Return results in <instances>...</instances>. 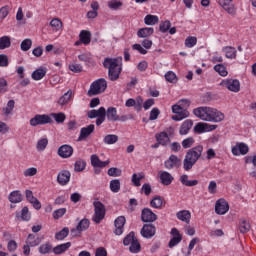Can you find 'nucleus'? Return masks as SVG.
I'll list each match as a JSON object with an SVG mask.
<instances>
[{
	"label": "nucleus",
	"instance_id": "obj_1",
	"mask_svg": "<svg viewBox=\"0 0 256 256\" xmlns=\"http://www.w3.org/2000/svg\"><path fill=\"white\" fill-rule=\"evenodd\" d=\"M193 114L202 121H208L209 123H221L225 121V114L211 107H198L193 110Z\"/></svg>",
	"mask_w": 256,
	"mask_h": 256
},
{
	"label": "nucleus",
	"instance_id": "obj_2",
	"mask_svg": "<svg viewBox=\"0 0 256 256\" xmlns=\"http://www.w3.org/2000/svg\"><path fill=\"white\" fill-rule=\"evenodd\" d=\"M203 155V145L195 146L186 152L183 160L184 171H191L198 159Z\"/></svg>",
	"mask_w": 256,
	"mask_h": 256
},
{
	"label": "nucleus",
	"instance_id": "obj_3",
	"mask_svg": "<svg viewBox=\"0 0 256 256\" xmlns=\"http://www.w3.org/2000/svg\"><path fill=\"white\" fill-rule=\"evenodd\" d=\"M122 58H105L103 62V67L108 69V79L110 81H117L119 75H121V63Z\"/></svg>",
	"mask_w": 256,
	"mask_h": 256
},
{
	"label": "nucleus",
	"instance_id": "obj_4",
	"mask_svg": "<svg viewBox=\"0 0 256 256\" xmlns=\"http://www.w3.org/2000/svg\"><path fill=\"white\" fill-rule=\"evenodd\" d=\"M106 90L107 80H105V78H100L90 85L87 95L88 97H94V95H101V93H105Z\"/></svg>",
	"mask_w": 256,
	"mask_h": 256
},
{
	"label": "nucleus",
	"instance_id": "obj_5",
	"mask_svg": "<svg viewBox=\"0 0 256 256\" xmlns=\"http://www.w3.org/2000/svg\"><path fill=\"white\" fill-rule=\"evenodd\" d=\"M88 119H96L97 127H101L103 123H105V119H107V110L105 107H100L98 110H90L87 112Z\"/></svg>",
	"mask_w": 256,
	"mask_h": 256
},
{
	"label": "nucleus",
	"instance_id": "obj_6",
	"mask_svg": "<svg viewBox=\"0 0 256 256\" xmlns=\"http://www.w3.org/2000/svg\"><path fill=\"white\" fill-rule=\"evenodd\" d=\"M93 206H94V215L92 217V221H94V223L99 225V223H101V221L105 219V213H106L105 205L101 203V201L95 200L93 202Z\"/></svg>",
	"mask_w": 256,
	"mask_h": 256
},
{
	"label": "nucleus",
	"instance_id": "obj_7",
	"mask_svg": "<svg viewBox=\"0 0 256 256\" xmlns=\"http://www.w3.org/2000/svg\"><path fill=\"white\" fill-rule=\"evenodd\" d=\"M52 122L53 119L47 114H36L33 118L30 119L31 127H37V125H48Z\"/></svg>",
	"mask_w": 256,
	"mask_h": 256
},
{
	"label": "nucleus",
	"instance_id": "obj_8",
	"mask_svg": "<svg viewBox=\"0 0 256 256\" xmlns=\"http://www.w3.org/2000/svg\"><path fill=\"white\" fill-rule=\"evenodd\" d=\"M172 113H175V115L172 116V121H183V119L189 117V111L178 104L172 106Z\"/></svg>",
	"mask_w": 256,
	"mask_h": 256
},
{
	"label": "nucleus",
	"instance_id": "obj_9",
	"mask_svg": "<svg viewBox=\"0 0 256 256\" xmlns=\"http://www.w3.org/2000/svg\"><path fill=\"white\" fill-rule=\"evenodd\" d=\"M221 85L233 93H239V91H241V83L237 79L223 80Z\"/></svg>",
	"mask_w": 256,
	"mask_h": 256
},
{
	"label": "nucleus",
	"instance_id": "obj_10",
	"mask_svg": "<svg viewBox=\"0 0 256 256\" xmlns=\"http://www.w3.org/2000/svg\"><path fill=\"white\" fill-rule=\"evenodd\" d=\"M181 165H182L181 158H179L175 154L170 155L169 158L164 162L165 169H168V170L179 169Z\"/></svg>",
	"mask_w": 256,
	"mask_h": 256
},
{
	"label": "nucleus",
	"instance_id": "obj_11",
	"mask_svg": "<svg viewBox=\"0 0 256 256\" xmlns=\"http://www.w3.org/2000/svg\"><path fill=\"white\" fill-rule=\"evenodd\" d=\"M125 223H127V220L125 219V216H119L114 221V235H123V231H125Z\"/></svg>",
	"mask_w": 256,
	"mask_h": 256
},
{
	"label": "nucleus",
	"instance_id": "obj_12",
	"mask_svg": "<svg viewBox=\"0 0 256 256\" xmlns=\"http://www.w3.org/2000/svg\"><path fill=\"white\" fill-rule=\"evenodd\" d=\"M157 219V214L149 208H144L141 212V221L143 223H153Z\"/></svg>",
	"mask_w": 256,
	"mask_h": 256
},
{
	"label": "nucleus",
	"instance_id": "obj_13",
	"mask_svg": "<svg viewBox=\"0 0 256 256\" xmlns=\"http://www.w3.org/2000/svg\"><path fill=\"white\" fill-rule=\"evenodd\" d=\"M156 232H157V229L153 224H144L141 229V235L145 239H151V237H155Z\"/></svg>",
	"mask_w": 256,
	"mask_h": 256
},
{
	"label": "nucleus",
	"instance_id": "obj_14",
	"mask_svg": "<svg viewBox=\"0 0 256 256\" xmlns=\"http://www.w3.org/2000/svg\"><path fill=\"white\" fill-rule=\"evenodd\" d=\"M227 211H229V203L223 198L217 200L215 204V213H217V215H225Z\"/></svg>",
	"mask_w": 256,
	"mask_h": 256
},
{
	"label": "nucleus",
	"instance_id": "obj_15",
	"mask_svg": "<svg viewBox=\"0 0 256 256\" xmlns=\"http://www.w3.org/2000/svg\"><path fill=\"white\" fill-rule=\"evenodd\" d=\"M249 153V146L243 142L237 143L232 147V154L235 156L247 155Z\"/></svg>",
	"mask_w": 256,
	"mask_h": 256
},
{
	"label": "nucleus",
	"instance_id": "obj_16",
	"mask_svg": "<svg viewBox=\"0 0 256 256\" xmlns=\"http://www.w3.org/2000/svg\"><path fill=\"white\" fill-rule=\"evenodd\" d=\"M58 155L62 157V159H69L71 155H73V147L70 145H62L58 148Z\"/></svg>",
	"mask_w": 256,
	"mask_h": 256
},
{
	"label": "nucleus",
	"instance_id": "obj_17",
	"mask_svg": "<svg viewBox=\"0 0 256 256\" xmlns=\"http://www.w3.org/2000/svg\"><path fill=\"white\" fill-rule=\"evenodd\" d=\"M94 131H95V125L94 124H90L87 127L81 128L80 135L78 137V141L87 140V137H89V135H91V133H93Z\"/></svg>",
	"mask_w": 256,
	"mask_h": 256
},
{
	"label": "nucleus",
	"instance_id": "obj_18",
	"mask_svg": "<svg viewBox=\"0 0 256 256\" xmlns=\"http://www.w3.org/2000/svg\"><path fill=\"white\" fill-rule=\"evenodd\" d=\"M219 5L227 11L229 15H235V6L233 5V0H218Z\"/></svg>",
	"mask_w": 256,
	"mask_h": 256
},
{
	"label": "nucleus",
	"instance_id": "obj_19",
	"mask_svg": "<svg viewBox=\"0 0 256 256\" xmlns=\"http://www.w3.org/2000/svg\"><path fill=\"white\" fill-rule=\"evenodd\" d=\"M25 195H26L27 201L30 202L31 205H33L34 209L39 211V209H41V202L39 201V199H37V198H35V196H33V191L26 190Z\"/></svg>",
	"mask_w": 256,
	"mask_h": 256
},
{
	"label": "nucleus",
	"instance_id": "obj_20",
	"mask_svg": "<svg viewBox=\"0 0 256 256\" xmlns=\"http://www.w3.org/2000/svg\"><path fill=\"white\" fill-rule=\"evenodd\" d=\"M71 181V172L68 170H62L57 176V182L59 185H67Z\"/></svg>",
	"mask_w": 256,
	"mask_h": 256
},
{
	"label": "nucleus",
	"instance_id": "obj_21",
	"mask_svg": "<svg viewBox=\"0 0 256 256\" xmlns=\"http://www.w3.org/2000/svg\"><path fill=\"white\" fill-rule=\"evenodd\" d=\"M106 119L112 123L119 121V116L117 115V108L108 107L106 110Z\"/></svg>",
	"mask_w": 256,
	"mask_h": 256
},
{
	"label": "nucleus",
	"instance_id": "obj_22",
	"mask_svg": "<svg viewBox=\"0 0 256 256\" xmlns=\"http://www.w3.org/2000/svg\"><path fill=\"white\" fill-rule=\"evenodd\" d=\"M73 96V91L68 90L66 93H64L57 101V104L60 107H65V105H69V102L71 101V97Z\"/></svg>",
	"mask_w": 256,
	"mask_h": 256
},
{
	"label": "nucleus",
	"instance_id": "obj_23",
	"mask_svg": "<svg viewBox=\"0 0 256 256\" xmlns=\"http://www.w3.org/2000/svg\"><path fill=\"white\" fill-rule=\"evenodd\" d=\"M179 181L184 187H195L199 185V180H189V175L187 174L181 175Z\"/></svg>",
	"mask_w": 256,
	"mask_h": 256
},
{
	"label": "nucleus",
	"instance_id": "obj_24",
	"mask_svg": "<svg viewBox=\"0 0 256 256\" xmlns=\"http://www.w3.org/2000/svg\"><path fill=\"white\" fill-rule=\"evenodd\" d=\"M109 163H111V161L106 160V161H101V159H99V156L93 154L91 156V165L92 167H107V165H109Z\"/></svg>",
	"mask_w": 256,
	"mask_h": 256
},
{
	"label": "nucleus",
	"instance_id": "obj_25",
	"mask_svg": "<svg viewBox=\"0 0 256 256\" xmlns=\"http://www.w3.org/2000/svg\"><path fill=\"white\" fill-rule=\"evenodd\" d=\"M223 53H225L226 59H236L237 49L233 46H225L222 48Z\"/></svg>",
	"mask_w": 256,
	"mask_h": 256
},
{
	"label": "nucleus",
	"instance_id": "obj_26",
	"mask_svg": "<svg viewBox=\"0 0 256 256\" xmlns=\"http://www.w3.org/2000/svg\"><path fill=\"white\" fill-rule=\"evenodd\" d=\"M191 127H193V120H191V119L185 120L182 123V125L180 126L179 134L187 135V133H189V131H191Z\"/></svg>",
	"mask_w": 256,
	"mask_h": 256
},
{
	"label": "nucleus",
	"instance_id": "obj_27",
	"mask_svg": "<svg viewBox=\"0 0 256 256\" xmlns=\"http://www.w3.org/2000/svg\"><path fill=\"white\" fill-rule=\"evenodd\" d=\"M176 217L179 221L189 224L191 221V212L189 210H181L177 212Z\"/></svg>",
	"mask_w": 256,
	"mask_h": 256
},
{
	"label": "nucleus",
	"instance_id": "obj_28",
	"mask_svg": "<svg viewBox=\"0 0 256 256\" xmlns=\"http://www.w3.org/2000/svg\"><path fill=\"white\" fill-rule=\"evenodd\" d=\"M173 176L167 171L160 172V181L162 185H171L173 183Z\"/></svg>",
	"mask_w": 256,
	"mask_h": 256
},
{
	"label": "nucleus",
	"instance_id": "obj_29",
	"mask_svg": "<svg viewBox=\"0 0 256 256\" xmlns=\"http://www.w3.org/2000/svg\"><path fill=\"white\" fill-rule=\"evenodd\" d=\"M155 33V30L153 28L145 27V28H140L137 32V37L140 39H145L147 37H151Z\"/></svg>",
	"mask_w": 256,
	"mask_h": 256
},
{
	"label": "nucleus",
	"instance_id": "obj_30",
	"mask_svg": "<svg viewBox=\"0 0 256 256\" xmlns=\"http://www.w3.org/2000/svg\"><path fill=\"white\" fill-rule=\"evenodd\" d=\"M8 200L10 203H21L23 201V195H21L19 190H15L9 194Z\"/></svg>",
	"mask_w": 256,
	"mask_h": 256
},
{
	"label": "nucleus",
	"instance_id": "obj_31",
	"mask_svg": "<svg viewBox=\"0 0 256 256\" xmlns=\"http://www.w3.org/2000/svg\"><path fill=\"white\" fill-rule=\"evenodd\" d=\"M156 141L165 147L169 141H171V139L169 138V134H167V132H160L159 134H156Z\"/></svg>",
	"mask_w": 256,
	"mask_h": 256
},
{
	"label": "nucleus",
	"instance_id": "obj_32",
	"mask_svg": "<svg viewBox=\"0 0 256 256\" xmlns=\"http://www.w3.org/2000/svg\"><path fill=\"white\" fill-rule=\"evenodd\" d=\"M26 245H30V247H37L41 245V237H36L34 234H29L26 239Z\"/></svg>",
	"mask_w": 256,
	"mask_h": 256
},
{
	"label": "nucleus",
	"instance_id": "obj_33",
	"mask_svg": "<svg viewBox=\"0 0 256 256\" xmlns=\"http://www.w3.org/2000/svg\"><path fill=\"white\" fill-rule=\"evenodd\" d=\"M70 247H71V242L59 244L53 248V253L55 255H61V254L65 253V251H67Z\"/></svg>",
	"mask_w": 256,
	"mask_h": 256
},
{
	"label": "nucleus",
	"instance_id": "obj_34",
	"mask_svg": "<svg viewBox=\"0 0 256 256\" xmlns=\"http://www.w3.org/2000/svg\"><path fill=\"white\" fill-rule=\"evenodd\" d=\"M45 75H47V70L45 68H38L32 72V79L34 81H41Z\"/></svg>",
	"mask_w": 256,
	"mask_h": 256
},
{
	"label": "nucleus",
	"instance_id": "obj_35",
	"mask_svg": "<svg viewBox=\"0 0 256 256\" xmlns=\"http://www.w3.org/2000/svg\"><path fill=\"white\" fill-rule=\"evenodd\" d=\"M80 41L83 45H89L91 43V32L88 30H82L79 34Z\"/></svg>",
	"mask_w": 256,
	"mask_h": 256
},
{
	"label": "nucleus",
	"instance_id": "obj_36",
	"mask_svg": "<svg viewBox=\"0 0 256 256\" xmlns=\"http://www.w3.org/2000/svg\"><path fill=\"white\" fill-rule=\"evenodd\" d=\"M239 231L242 234L249 233L251 231V224L245 219L240 220Z\"/></svg>",
	"mask_w": 256,
	"mask_h": 256
},
{
	"label": "nucleus",
	"instance_id": "obj_37",
	"mask_svg": "<svg viewBox=\"0 0 256 256\" xmlns=\"http://www.w3.org/2000/svg\"><path fill=\"white\" fill-rule=\"evenodd\" d=\"M13 109H15V100H9L7 106L2 109L3 115L8 117V115L13 113Z\"/></svg>",
	"mask_w": 256,
	"mask_h": 256
},
{
	"label": "nucleus",
	"instance_id": "obj_38",
	"mask_svg": "<svg viewBox=\"0 0 256 256\" xmlns=\"http://www.w3.org/2000/svg\"><path fill=\"white\" fill-rule=\"evenodd\" d=\"M105 145H115L119 141V136L115 134H108L103 139Z\"/></svg>",
	"mask_w": 256,
	"mask_h": 256
},
{
	"label": "nucleus",
	"instance_id": "obj_39",
	"mask_svg": "<svg viewBox=\"0 0 256 256\" xmlns=\"http://www.w3.org/2000/svg\"><path fill=\"white\" fill-rule=\"evenodd\" d=\"M69 236V227H64L62 230L55 234L56 241H63Z\"/></svg>",
	"mask_w": 256,
	"mask_h": 256
},
{
	"label": "nucleus",
	"instance_id": "obj_40",
	"mask_svg": "<svg viewBox=\"0 0 256 256\" xmlns=\"http://www.w3.org/2000/svg\"><path fill=\"white\" fill-rule=\"evenodd\" d=\"M85 167H87V162L83 159H79L74 164V171L76 173H81V171H85Z\"/></svg>",
	"mask_w": 256,
	"mask_h": 256
},
{
	"label": "nucleus",
	"instance_id": "obj_41",
	"mask_svg": "<svg viewBox=\"0 0 256 256\" xmlns=\"http://www.w3.org/2000/svg\"><path fill=\"white\" fill-rule=\"evenodd\" d=\"M151 207L154 209H161L163 207V198L161 196H155L151 201H150Z\"/></svg>",
	"mask_w": 256,
	"mask_h": 256
},
{
	"label": "nucleus",
	"instance_id": "obj_42",
	"mask_svg": "<svg viewBox=\"0 0 256 256\" xmlns=\"http://www.w3.org/2000/svg\"><path fill=\"white\" fill-rule=\"evenodd\" d=\"M11 47V38L9 36L0 37V50L9 49Z\"/></svg>",
	"mask_w": 256,
	"mask_h": 256
},
{
	"label": "nucleus",
	"instance_id": "obj_43",
	"mask_svg": "<svg viewBox=\"0 0 256 256\" xmlns=\"http://www.w3.org/2000/svg\"><path fill=\"white\" fill-rule=\"evenodd\" d=\"M145 25H157L159 23V17L148 14L144 18Z\"/></svg>",
	"mask_w": 256,
	"mask_h": 256
},
{
	"label": "nucleus",
	"instance_id": "obj_44",
	"mask_svg": "<svg viewBox=\"0 0 256 256\" xmlns=\"http://www.w3.org/2000/svg\"><path fill=\"white\" fill-rule=\"evenodd\" d=\"M137 237H135V232L131 231L129 234H127L123 239V245L125 247H129L131 243L136 241Z\"/></svg>",
	"mask_w": 256,
	"mask_h": 256
},
{
	"label": "nucleus",
	"instance_id": "obj_45",
	"mask_svg": "<svg viewBox=\"0 0 256 256\" xmlns=\"http://www.w3.org/2000/svg\"><path fill=\"white\" fill-rule=\"evenodd\" d=\"M110 190L112 191V193H119V191H121V181L119 179L111 180Z\"/></svg>",
	"mask_w": 256,
	"mask_h": 256
},
{
	"label": "nucleus",
	"instance_id": "obj_46",
	"mask_svg": "<svg viewBox=\"0 0 256 256\" xmlns=\"http://www.w3.org/2000/svg\"><path fill=\"white\" fill-rule=\"evenodd\" d=\"M53 249V245L49 242L42 244L39 246L38 251L41 255H47Z\"/></svg>",
	"mask_w": 256,
	"mask_h": 256
},
{
	"label": "nucleus",
	"instance_id": "obj_47",
	"mask_svg": "<svg viewBox=\"0 0 256 256\" xmlns=\"http://www.w3.org/2000/svg\"><path fill=\"white\" fill-rule=\"evenodd\" d=\"M51 116L53 117L54 121H56V123L58 124L65 123V120L67 119V115H65V113L63 112L52 113Z\"/></svg>",
	"mask_w": 256,
	"mask_h": 256
},
{
	"label": "nucleus",
	"instance_id": "obj_48",
	"mask_svg": "<svg viewBox=\"0 0 256 256\" xmlns=\"http://www.w3.org/2000/svg\"><path fill=\"white\" fill-rule=\"evenodd\" d=\"M214 71H216V73H219L221 77H227L228 75L227 68L223 64H216L214 66Z\"/></svg>",
	"mask_w": 256,
	"mask_h": 256
},
{
	"label": "nucleus",
	"instance_id": "obj_49",
	"mask_svg": "<svg viewBox=\"0 0 256 256\" xmlns=\"http://www.w3.org/2000/svg\"><path fill=\"white\" fill-rule=\"evenodd\" d=\"M109 9H112V11H117L123 7V2L120 0H111L108 2Z\"/></svg>",
	"mask_w": 256,
	"mask_h": 256
},
{
	"label": "nucleus",
	"instance_id": "obj_50",
	"mask_svg": "<svg viewBox=\"0 0 256 256\" xmlns=\"http://www.w3.org/2000/svg\"><path fill=\"white\" fill-rule=\"evenodd\" d=\"M89 225H90L89 219L84 218L79 221L76 227L83 233V231H87V229H89Z\"/></svg>",
	"mask_w": 256,
	"mask_h": 256
},
{
	"label": "nucleus",
	"instance_id": "obj_51",
	"mask_svg": "<svg viewBox=\"0 0 256 256\" xmlns=\"http://www.w3.org/2000/svg\"><path fill=\"white\" fill-rule=\"evenodd\" d=\"M47 145H49V140L47 138H41L36 145L37 151H45Z\"/></svg>",
	"mask_w": 256,
	"mask_h": 256
},
{
	"label": "nucleus",
	"instance_id": "obj_52",
	"mask_svg": "<svg viewBox=\"0 0 256 256\" xmlns=\"http://www.w3.org/2000/svg\"><path fill=\"white\" fill-rule=\"evenodd\" d=\"M33 46V41L29 38L24 39L20 44L21 51H29Z\"/></svg>",
	"mask_w": 256,
	"mask_h": 256
},
{
	"label": "nucleus",
	"instance_id": "obj_53",
	"mask_svg": "<svg viewBox=\"0 0 256 256\" xmlns=\"http://www.w3.org/2000/svg\"><path fill=\"white\" fill-rule=\"evenodd\" d=\"M129 251L130 253H139L141 251V244L137 238L130 244Z\"/></svg>",
	"mask_w": 256,
	"mask_h": 256
},
{
	"label": "nucleus",
	"instance_id": "obj_54",
	"mask_svg": "<svg viewBox=\"0 0 256 256\" xmlns=\"http://www.w3.org/2000/svg\"><path fill=\"white\" fill-rule=\"evenodd\" d=\"M171 29V21L166 20L164 22H161L159 25V31L161 33H167Z\"/></svg>",
	"mask_w": 256,
	"mask_h": 256
},
{
	"label": "nucleus",
	"instance_id": "obj_55",
	"mask_svg": "<svg viewBox=\"0 0 256 256\" xmlns=\"http://www.w3.org/2000/svg\"><path fill=\"white\" fill-rule=\"evenodd\" d=\"M197 45V37L189 36L185 39V46L191 49V47H195Z\"/></svg>",
	"mask_w": 256,
	"mask_h": 256
},
{
	"label": "nucleus",
	"instance_id": "obj_56",
	"mask_svg": "<svg viewBox=\"0 0 256 256\" xmlns=\"http://www.w3.org/2000/svg\"><path fill=\"white\" fill-rule=\"evenodd\" d=\"M159 115H161V110H159L157 107L153 108L150 111L149 121H157Z\"/></svg>",
	"mask_w": 256,
	"mask_h": 256
},
{
	"label": "nucleus",
	"instance_id": "obj_57",
	"mask_svg": "<svg viewBox=\"0 0 256 256\" xmlns=\"http://www.w3.org/2000/svg\"><path fill=\"white\" fill-rule=\"evenodd\" d=\"M195 143V139L193 137H188L182 141V147L183 149H190V147H193Z\"/></svg>",
	"mask_w": 256,
	"mask_h": 256
},
{
	"label": "nucleus",
	"instance_id": "obj_58",
	"mask_svg": "<svg viewBox=\"0 0 256 256\" xmlns=\"http://www.w3.org/2000/svg\"><path fill=\"white\" fill-rule=\"evenodd\" d=\"M181 241H183V236H178V237L173 236V238L170 239V241L168 243V247L170 249H173V247H175L176 245H179V243H181Z\"/></svg>",
	"mask_w": 256,
	"mask_h": 256
},
{
	"label": "nucleus",
	"instance_id": "obj_59",
	"mask_svg": "<svg viewBox=\"0 0 256 256\" xmlns=\"http://www.w3.org/2000/svg\"><path fill=\"white\" fill-rule=\"evenodd\" d=\"M109 177H121L122 171L117 167H112L107 171Z\"/></svg>",
	"mask_w": 256,
	"mask_h": 256
},
{
	"label": "nucleus",
	"instance_id": "obj_60",
	"mask_svg": "<svg viewBox=\"0 0 256 256\" xmlns=\"http://www.w3.org/2000/svg\"><path fill=\"white\" fill-rule=\"evenodd\" d=\"M165 79L168 83H177V75L173 71H168L165 74Z\"/></svg>",
	"mask_w": 256,
	"mask_h": 256
},
{
	"label": "nucleus",
	"instance_id": "obj_61",
	"mask_svg": "<svg viewBox=\"0 0 256 256\" xmlns=\"http://www.w3.org/2000/svg\"><path fill=\"white\" fill-rule=\"evenodd\" d=\"M135 101V111H137V113L141 112V109H143V97L141 96H137L136 99H134Z\"/></svg>",
	"mask_w": 256,
	"mask_h": 256
},
{
	"label": "nucleus",
	"instance_id": "obj_62",
	"mask_svg": "<svg viewBox=\"0 0 256 256\" xmlns=\"http://www.w3.org/2000/svg\"><path fill=\"white\" fill-rule=\"evenodd\" d=\"M21 219L22 221L31 220V214H29V208L27 206L23 207L21 210Z\"/></svg>",
	"mask_w": 256,
	"mask_h": 256
},
{
	"label": "nucleus",
	"instance_id": "obj_63",
	"mask_svg": "<svg viewBox=\"0 0 256 256\" xmlns=\"http://www.w3.org/2000/svg\"><path fill=\"white\" fill-rule=\"evenodd\" d=\"M67 213V208H59L53 212L54 219H61Z\"/></svg>",
	"mask_w": 256,
	"mask_h": 256
},
{
	"label": "nucleus",
	"instance_id": "obj_64",
	"mask_svg": "<svg viewBox=\"0 0 256 256\" xmlns=\"http://www.w3.org/2000/svg\"><path fill=\"white\" fill-rule=\"evenodd\" d=\"M50 25L54 28H56V31H59L61 27H63V22L59 18H54L50 21Z\"/></svg>",
	"mask_w": 256,
	"mask_h": 256
}]
</instances>
